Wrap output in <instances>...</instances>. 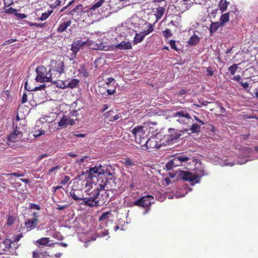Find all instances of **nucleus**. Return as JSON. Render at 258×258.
Returning <instances> with one entry per match:
<instances>
[{"mask_svg":"<svg viewBox=\"0 0 258 258\" xmlns=\"http://www.w3.org/2000/svg\"><path fill=\"white\" fill-rule=\"evenodd\" d=\"M98 182V185L90 184L89 186L81 184L82 188L85 189V191L89 196V197L83 199L81 204L91 207H97L109 201V191L110 189L108 185L109 179L104 178L101 182L100 180Z\"/></svg>","mask_w":258,"mask_h":258,"instance_id":"f257e3e1","label":"nucleus"},{"mask_svg":"<svg viewBox=\"0 0 258 258\" xmlns=\"http://www.w3.org/2000/svg\"><path fill=\"white\" fill-rule=\"evenodd\" d=\"M194 171V173H192L180 170L178 175L183 180L188 181L191 185H194L200 181L202 177L206 175L201 162H196Z\"/></svg>","mask_w":258,"mask_h":258,"instance_id":"f03ea898","label":"nucleus"},{"mask_svg":"<svg viewBox=\"0 0 258 258\" xmlns=\"http://www.w3.org/2000/svg\"><path fill=\"white\" fill-rule=\"evenodd\" d=\"M103 169H102L101 165H96L94 167H90L85 172H83L79 176L78 182L81 184L89 186L94 184L93 179L94 177H97L103 175Z\"/></svg>","mask_w":258,"mask_h":258,"instance_id":"7ed1b4c3","label":"nucleus"},{"mask_svg":"<svg viewBox=\"0 0 258 258\" xmlns=\"http://www.w3.org/2000/svg\"><path fill=\"white\" fill-rule=\"evenodd\" d=\"M22 132L18 130L17 126H16V128L13 132L10 134L6 139L3 140V144L6 143V145L11 147L22 146Z\"/></svg>","mask_w":258,"mask_h":258,"instance_id":"20e7f679","label":"nucleus"},{"mask_svg":"<svg viewBox=\"0 0 258 258\" xmlns=\"http://www.w3.org/2000/svg\"><path fill=\"white\" fill-rule=\"evenodd\" d=\"M49 71L52 76L54 82L57 81L64 71V65L63 61L52 60L49 65Z\"/></svg>","mask_w":258,"mask_h":258,"instance_id":"39448f33","label":"nucleus"},{"mask_svg":"<svg viewBox=\"0 0 258 258\" xmlns=\"http://www.w3.org/2000/svg\"><path fill=\"white\" fill-rule=\"evenodd\" d=\"M37 74L35 80L37 82H54L49 71L43 66H39L36 69Z\"/></svg>","mask_w":258,"mask_h":258,"instance_id":"423d86ee","label":"nucleus"},{"mask_svg":"<svg viewBox=\"0 0 258 258\" xmlns=\"http://www.w3.org/2000/svg\"><path fill=\"white\" fill-rule=\"evenodd\" d=\"M173 117L180 124L188 127L193 122V119L190 114L185 110L178 111L173 114Z\"/></svg>","mask_w":258,"mask_h":258,"instance_id":"0eeeda50","label":"nucleus"},{"mask_svg":"<svg viewBox=\"0 0 258 258\" xmlns=\"http://www.w3.org/2000/svg\"><path fill=\"white\" fill-rule=\"evenodd\" d=\"M188 131L187 128L182 130H177L170 128L168 129V134L165 136V140L168 145L172 144L174 141L179 139L185 132Z\"/></svg>","mask_w":258,"mask_h":258,"instance_id":"6e6552de","label":"nucleus"},{"mask_svg":"<svg viewBox=\"0 0 258 258\" xmlns=\"http://www.w3.org/2000/svg\"><path fill=\"white\" fill-rule=\"evenodd\" d=\"M154 197L152 196L147 195L146 196H143L136 201L133 204V206H137L143 207L144 209H147L151 206Z\"/></svg>","mask_w":258,"mask_h":258,"instance_id":"1a4fd4ad","label":"nucleus"},{"mask_svg":"<svg viewBox=\"0 0 258 258\" xmlns=\"http://www.w3.org/2000/svg\"><path fill=\"white\" fill-rule=\"evenodd\" d=\"M132 133L136 142L141 144V146L143 144V142L146 141L147 135L143 130V126H139L134 128L132 130Z\"/></svg>","mask_w":258,"mask_h":258,"instance_id":"9d476101","label":"nucleus"},{"mask_svg":"<svg viewBox=\"0 0 258 258\" xmlns=\"http://www.w3.org/2000/svg\"><path fill=\"white\" fill-rule=\"evenodd\" d=\"M142 147H145L146 150L149 152H152V149H159L161 147V144H159L157 141V138L152 137L143 142V144L141 145Z\"/></svg>","mask_w":258,"mask_h":258,"instance_id":"9b49d317","label":"nucleus"},{"mask_svg":"<svg viewBox=\"0 0 258 258\" xmlns=\"http://www.w3.org/2000/svg\"><path fill=\"white\" fill-rule=\"evenodd\" d=\"M154 30L153 26L151 24H148V29L141 32L139 33H136L134 38L133 42L136 44L141 42L144 39L145 36L151 33Z\"/></svg>","mask_w":258,"mask_h":258,"instance_id":"f8f14e48","label":"nucleus"},{"mask_svg":"<svg viewBox=\"0 0 258 258\" xmlns=\"http://www.w3.org/2000/svg\"><path fill=\"white\" fill-rule=\"evenodd\" d=\"M114 83L115 80L113 78H108L103 85H106L107 87L111 88L110 89H107L106 90L108 95H113L115 93L116 87L114 85Z\"/></svg>","mask_w":258,"mask_h":258,"instance_id":"ddd939ff","label":"nucleus"},{"mask_svg":"<svg viewBox=\"0 0 258 258\" xmlns=\"http://www.w3.org/2000/svg\"><path fill=\"white\" fill-rule=\"evenodd\" d=\"M86 43V41H83L81 39L75 41L72 44L71 50L73 52L76 53L79 51L81 47Z\"/></svg>","mask_w":258,"mask_h":258,"instance_id":"4468645a","label":"nucleus"},{"mask_svg":"<svg viewBox=\"0 0 258 258\" xmlns=\"http://www.w3.org/2000/svg\"><path fill=\"white\" fill-rule=\"evenodd\" d=\"M179 160H178L177 156L174 157L172 160L169 161L166 164V168L167 170H171L173 167L181 166Z\"/></svg>","mask_w":258,"mask_h":258,"instance_id":"2eb2a0df","label":"nucleus"},{"mask_svg":"<svg viewBox=\"0 0 258 258\" xmlns=\"http://www.w3.org/2000/svg\"><path fill=\"white\" fill-rule=\"evenodd\" d=\"M49 241L50 240L49 237H42L36 241V245L38 247H40V245L49 246L50 247L52 246L54 244L52 243L49 244Z\"/></svg>","mask_w":258,"mask_h":258,"instance_id":"dca6fc26","label":"nucleus"},{"mask_svg":"<svg viewBox=\"0 0 258 258\" xmlns=\"http://www.w3.org/2000/svg\"><path fill=\"white\" fill-rule=\"evenodd\" d=\"M70 196L75 201L82 200L85 198L81 192L75 189H72L70 192Z\"/></svg>","mask_w":258,"mask_h":258,"instance_id":"f3484780","label":"nucleus"},{"mask_svg":"<svg viewBox=\"0 0 258 258\" xmlns=\"http://www.w3.org/2000/svg\"><path fill=\"white\" fill-rule=\"evenodd\" d=\"M72 24V21L68 20L59 25L57 28V32L58 33H62L65 31L67 28L71 26Z\"/></svg>","mask_w":258,"mask_h":258,"instance_id":"a211bd4d","label":"nucleus"},{"mask_svg":"<svg viewBox=\"0 0 258 258\" xmlns=\"http://www.w3.org/2000/svg\"><path fill=\"white\" fill-rule=\"evenodd\" d=\"M102 169H103V175H108L109 176H112L113 175L114 173V169H113L112 167L110 165H101Z\"/></svg>","mask_w":258,"mask_h":258,"instance_id":"6ab92c4d","label":"nucleus"},{"mask_svg":"<svg viewBox=\"0 0 258 258\" xmlns=\"http://www.w3.org/2000/svg\"><path fill=\"white\" fill-rule=\"evenodd\" d=\"M132 44L131 42L125 41H122L120 43L115 46V48L120 50H128L132 49Z\"/></svg>","mask_w":258,"mask_h":258,"instance_id":"aec40b11","label":"nucleus"},{"mask_svg":"<svg viewBox=\"0 0 258 258\" xmlns=\"http://www.w3.org/2000/svg\"><path fill=\"white\" fill-rule=\"evenodd\" d=\"M113 113V111L110 110L105 113L104 114V116L105 118H107L109 121H114L121 117V116L120 114H117L113 116H111L112 115V113Z\"/></svg>","mask_w":258,"mask_h":258,"instance_id":"412c9836","label":"nucleus"},{"mask_svg":"<svg viewBox=\"0 0 258 258\" xmlns=\"http://www.w3.org/2000/svg\"><path fill=\"white\" fill-rule=\"evenodd\" d=\"M82 8L83 6L82 5H78L72 11H70L68 14L72 16L75 14H76L77 15H81V14L84 12Z\"/></svg>","mask_w":258,"mask_h":258,"instance_id":"4be33fe9","label":"nucleus"},{"mask_svg":"<svg viewBox=\"0 0 258 258\" xmlns=\"http://www.w3.org/2000/svg\"><path fill=\"white\" fill-rule=\"evenodd\" d=\"M120 162L124 166L128 168L135 165L134 162L128 158H123Z\"/></svg>","mask_w":258,"mask_h":258,"instance_id":"5701e85b","label":"nucleus"},{"mask_svg":"<svg viewBox=\"0 0 258 258\" xmlns=\"http://www.w3.org/2000/svg\"><path fill=\"white\" fill-rule=\"evenodd\" d=\"M48 255L47 251H34L32 253L33 258H46Z\"/></svg>","mask_w":258,"mask_h":258,"instance_id":"b1692460","label":"nucleus"},{"mask_svg":"<svg viewBox=\"0 0 258 258\" xmlns=\"http://www.w3.org/2000/svg\"><path fill=\"white\" fill-rule=\"evenodd\" d=\"M222 27V25L220 22H212L209 28L210 33L212 34L216 32L219 27Z\"/></svg>","mask_w":258,"mask_h":258,"instance_id":"393cba45","label":"nucleus"},{"mask_svg":"<svg viewBox=\"0 0 258 258\" xmlns=\"http://www.w3.org/2000/svg\"><path fill=\"white\" fill-rule=\"evenodd\" d=\"M165 9L164 7H158L156 9V13L155 14V16L156 21L159 20L164 14Z\"/></svg>","mask_w":258,"mask_h":258,"instance_id":"a878e982","label":"nucleus"},{"mask_svg":"<svg viewBox=\"0 0 258 258\" xmlns=\"http://www.w3.org/2000/svg\"><path fill=\"white\" fill-rule=\"evenodd\" d=\"M38 222L36 220L28 219L25 222V225L27 228H29L30 230L34 229L35 226L38 224Z\"/></svg>","mask_w":258,"mask_h":258,"instance_id":"bb28decb","label":"nucleus"},{"mask_svg":"<svg viewBox=\"0 0 258 258\" xmlns=\"http://www.w3.org/2000/svg\"><path fill=\"white\" fill-rule=\"evenodd\" d=\"M199 41L200 39L198 36L196 34H194L190 37L188 43L191 45H196L199 43Z\"/></svg>","mask_w":258,"mask_h":258,"instance_id":"cd10ccee","label":"nucleus"},{"mask_svg":"<svg viewBox=\"0 0 258 258\" xmlns=\"http://www.w3.org/2000/svg\"><path fill=\"white\" fill-rule=\"evenodd\" d=\"M181 17L180 15H177L176 16V18L175 20H171L170 22V24H171L173 26H175L176 27H179L181 26L180 23H181Z\"/></svg>","mask_w":258,"mask_h":258,"instance_id":"c85d7f7f","label":"nucleus"},{"mask_svg":"<svg viewBox=\"0 0 258 258\" xmlns=\"http://www.w3.org/2000/svg\"><path fill=\"white\" fill-rule=\"evenodd\" d=\"M45 87V85L43 84L38 87H35L34 88H28V82H26L25 84V89L29 91L41 90L44 89Z\"/></svg>","mask_w":258,"mask_h":258,"instance_id":"c756f323","label":"nucleus"},{"mask_svg":"<svg viewBox=\"0 0 258 258\" xmlns=\"http://www.w3.org/2000/svg\"><path fill=\"white\" fill-rule=\"evenodd\" d=\"M229 19V13H226L222 14L220 17V23L222 25V27L224 26L225 23L227 22Z\"/></svg>","mask_w":258,"mask_h":258,"instance_id":"7c9ffc66","label":"nucleus"},{"mask_svg":"<svg viewBox=\"0 0 258 258\" xmlns=\"http://www.w3.org/2000/svg\"><path fill=\"white\" fill-rule=\"evenodd\" d=\"M228 4H229V3L227 2L226 1H220L219 4V7L222 12H224L226 11Z\"/></svg>","mask_w":258,"mask_h":258,"instance_id":"2f4dec72","label":"nucleus"},{"mask_svg":"<svg viewBox=\"0 0 258 258\" xmlns=\"http://www.w3.org/2000/svg\"><path fill=\"white\" fill-rule=\"evenodd\" d=\"M189 128H187L188 131H191L192 133H198L200 131V126L197 124L194 123L192 125L189 126Z\"/></svg>","mask_w":258,"mask_h":258,"instance_id":"473e14b6","label":"nucleus"},{"mask_svg":"<svg viewBox=\"0 0 258 258\" xmlns=\"http://www.w3.org/2000/svg\"><path fill=\"white\" fill-rule=\"evenodd\" d=\"M79 81L78 79H74L69 81L67 86L70 88H74L79 84Z\"/></svg>","mask_w":258,"mask_h":258,"instance_id":"72a5a7b5","label":"nucleus"},{"mask_svg":"<svg viewBox=\"0 0 258 258\" xmlns=\"http://www.w3.org/2000/svg\"><path fill=\"white\" fill-rule=\"evenodd\" d=\"M53 11L52 10H48L47 12L43 13L40 18V20L41 21H44L46 20L50 15L52 13Z\"/></svg>","mask_w":258,"mask_h":258,"instance_id":"f704fd0d","label":"nucleus"},{"mask_svg":"<svg viewBox=\"0 0 258 258\" xmlns=\"http://www.w3.org/2000/svg\"><path fill=\"white\" fill-rule=\"evenodd\" d=\"M98 10L93 9V8L91 6L90 8H88L86 11H84L85 12H87L89 16H93V15H96L98 13Z\"/></svg>","mask_w":258,"mask_h":258,"instance_id":"c9c22d12","label":"nucleus"},{"mask_svg":"<svg viewBox=\"0 0 258 258\" xmlns=\"http://www.w3.org/2000/svg\"><path fill=\"white\" fill-rule=\"evenodd\" d=\"M69 124V118L65 116H63V117L61 119L58 123V125L60 126H64L66 124Z\"/></svg>","mask_w":258,"mask_h":258,"instance_id":"e433bc0d","label":"nucleus"},{"mask_svg":"<svg viewBox=\"0 0 258 258\" xmlns=\"http://www.w3.org/2000/svg\"><path fill=\"white\" fill-rule=\"evenodd\" d=\"M238 69V65L237 64H233L228 68V71L232 75H234L237 70Z\"/></svg>","mask_w":258,"mask_h":258,"instance_id":"4c0bfd02","label":"nucleus"},{"mask_svg":"<svg viewBox=\"0 0 258 258\" xmlns=\"http://www.w3.org/2000/svg\"><path fill=\"white\" fill-rule=\"evenodd\" d=\"M215 71V69L211 66L206 68L207 76H212L214 75V72Z\"/></svg>","mask_w":258,"mask_h":258,"instance_id":"58836bf2","label":"nucleus"},{"mask_svg":"<svg viewBox=\"0 0 258 258\" xmlns=\"http://www.w3.org/2000/svg\"><path fill=\"white\" fill-rule=\"evenodd\" d=\"M177 157L181 164L183 162H187L189 159V158L188 157H186L184 155H180L177 156Z\"/></svg>","mask_w":258,"mask_h":258,"instance_id":"ea45409f","label":"nucleus"},{"mask_svg":"<svg viewBox=\"0 0 258 258\" xmlns=\"http://www.w3.org/2000/svg\"><path fill=\"white\" fill-rule=\"evenodd\" d=\"M110 212H106L103 213L99 218V221H104L107 220L108 218V215H110Z\"/></svg>","mask_w":258,"mask_h":258,"instance_id":"a19ab883","label":"nucleus"},{"mask_svg":"<svg viewBox=\"0 0 258 258\" xmlns=\"http://www.w3.org/2000/svg\"><path fill=\"white\" fill-rule=\"evenodd\" d=\"M104 3V0H99L98 2H96L91 6L93 8V9L97 10V9L100 7Z\"/></svg>","mask_w":258,"mask_h":258,"instance_id":"79ce46f5","label":"nucleus"},{"mask_svg":"<svg viewBox=\"0 0 258 258\" xmlns=\"http://www.w3.org/2000/svg\"><path fill=\"white\" fill-rule=\"evenodd\" d=\"M70 177L65 175L62 179L60 181V184L63 185L67 184L70 180Z\"/></svg>","mask_w":258,"mask_h":258,"instance_id":"37998d69","label":"nucleus"},{"mask_svg":"<svg viewBox=\"0 0 258 258\" xmlns=\"http://www.w3.org/2000/svg\"><path fill=\"white\" fill-rule=\"evenodd\" d=\"M15 221V219L14 217L11 215L9 216L7 221V224L11 226L14 223Z\"/></svg>","mask_w":258,"mask_h":258,"instance_id":"c03bdc74","label":"nucleus"},{"mask_svg":"<svg viewBox=\"0 0 258 258\" xmlns=\"http://www.w3.org/2000/svg\"><path fill=\"white\" fill-rule=\"evenodd\" d=\"M163 35L166 38H169L172 36V33L170 29H167L163 31Z\"/></svg>","mask_w":258,"mask_h":258,"instance_id":"a18cd8bd","label":"nucleus"},{"mask_svg":"<svg viewBox=\"0 0 258 258\" xmlns=\"http://www.w3.org/2000/svg\"><path fill=\"white\" fill-rule=\"evenodd\" d=\"M5 13H7V14H14V15H15V13L17 11L16 10L12 8H8L7 9H6V8H5Z\"/></svg>","mask_w":258,"mask_h":258,"instance_id":"49530a36","label":"nucleus"},{"mask_svg":"<svg viewBox=\"0 0 258 258\" xmlns=\"http://www.w3.org/2000/svg\"><path fill=\"white\" fill-rule=\"evenodd\" d=\"M170 45L171 47V48L174 49L176 51L178 50L179 49L177 48L176 45V42L175 40H171L169 41Z\"/></svg>","mask_w":258,"mask_h":258,"instance_id":"de8ad7c7","label":"nucleus"},{"mask_svg":"<svg viewBox=\"0 0 258 258\" xmlns=\"http://www.w3.org/2000/svg\"><path fill=\"white\" fill-rule=\"evenodd\" d=\"M61 168V167L59 166V165H56V166H54L53 167L51 168V169H50L48 172H47V174H50L51 173H52L53 172L55 171V170H58L60 168Z\"/></svg>","mask_w":258,"mask_h":258,"instance_id":"09e8293b","label":"nucleus"},{"mask_svg":"<svg viewBox=\"0 0 258 258\" xmlns=\"http://www.w3.org/2000/svg\"><path fill=\"white\" fill-rule=\"evenodd\" d=\"M23 236V235L22 233L17 234L14 238V241L18 242Z\"/></svg>","mask_w":258,"mask_h":258,"instance_id":"8fccbe9b","label":"nucleus"},{"mask_svg":"<svg viewBox=\"0 0 258 258\" xmlns=\"http://www.w3.org/2000/svg\"><path fill=\"white\" fill-rule=\"evenodd\" d=\"M30 208L31 209H36L37 210H40L41 209L40 206L35 204H30Z\"/></svg>","mask_w":258,"mask_h":258,"instance_id":"3c124183","label":"nucleus"},{"mask_svg":"<svg viewBox=\"0 0 258 258\" xmlns=\"http://www.w3.org/2000/svg\"><path fill=\"white\" fill-rule=\"evenodd\" d=\"M15 16L20 19H24L27 17V15L25 14L18 13L17 12H16Z\"/></svg>","mask_w":258,"mask_h":258,"instance_id":"603ef678","label":"nucleus"},{"mask_svg":"<svg viewBox=\"0 0 258 258\" xmlns=\"http://www.w3.org/2000/svg\"><path fill=\"white\" fill-rule=\"evenodd\" d=\"M241 86L243 87V88L245 89H247V88L249 86V84L247 82H243L242 81H241L239 83Z\"/></svg>","mask_w":258,"mask_h":258,"instance_id":"864d4df0","label":"nucleus"},{"mask_svg":"<svg viewBox=\"0 0 258 258\" xmlns=\"http://www.w3.org/2000/svg\"><path fill=\"white\" fill-rule=\"evenodd\" d=\"M5 175H6V176H10V175H13L15 177H20V176H22V175L19 173H17V172H14V173H12L11 174H7V173H5L4 174Z\"/></svg>","mask_w":258,"mask_h":258,"instance_id":"5fc2aeb1","label":"nucleus"},{"mask_svg":"<svg viewBox=\"0 0 258 258\" xmlns=\"http://www.w3.org/2000/svg\"><path fill=\"white\" fill-rule=\"evenodd\" d=\"M32 216H33V220H36L37 221V222L38 223L39 222V220H38V217H39V214H38V213L37 212H34L32 214Z\"/></svg>","mask_w":258,"mask_h":258,"instance_id":"6e6d98bb","label":"nucleus"},{"mask_svg":"<svg viewBox=\"0 0 258 258\" xmlns=\"http://www.w3.org/2000/svg\"><path fill=\"white\" fill-rule=\"evenodd\" d=\"M218 105L220 109V112L221 113H224L226 112V109L222 106L221 104L220 103H218Z\"/></svg>","mask_w":258,"mask_h":258,"instance_id":"4d7b16f0","label":"nucleus"},{"mask_svg":"<svg viewBox=\"0 0 258 258\" xmlns=\"http://www.w3.org/2000/svg\"><path fill=\"white\" fill-rule=\"evenodd\" d=\"M27 101V95L26 93H24L22 97V103H24Z\"/></svg>","mask_w":258,"mask_h":258,"instance_id":"13d9d810","label":"nucleus"},{"mask_svg":"<svg viewBox=\"0 0 258 258\" xmlns=\"http://www.w3.org/2000/svg\"><path fill=\"white\" fill-rule=\"evenodd\" d=\"M61 3V1L60 0H56L52 5L51 7L56 8L57 6H59Z\"/></svg>","mask_w":258,"mask_h":258,"instance_id":"bf43d9fd","label":"nucleus"},{"mask_svg":"<svg viewBox=\"0 0 258 258\" xmlns=\"http://www.w3.org/2000/svg\"><path fill=\"white\" fill-rule=\"evenodd\" d=\"M67 206L68 205H67L63 206L58 205L56 207V209L60 211L63 210L67 207Z\"/></svg>","mask_w":258,"mask_h":258,"instance_id":"052dcab7","label":"nucleus"},{"mask_svg":"<svg viewBox=\"0 0 258 258\" xmlns=\"http://www.w3.org/2000/svg\"><path fill=\"white\" fill-rule=\"evenodd\" d=\"M16 41H17V40L16 39H9V40H8L6 41L5 42L4 44L5 45H7V44L13 43V42H15Z\"/></svg>","mask_w":258,"mask_h":258,"instance_id":"680f3d73","label":"nucleus"},{"mask_svg":"<svg viewBox=\"0 0 258 258\" xmlns=\"http://www.w3.org/2000/svg\"><path fill=\"white\" fill-rule=\"evenodd\" d=\"M233 80L237 81L239 83L241 81V77L239 75H236L233 77Z\"/></svg>","mask_w":258,"mask_h":258,"instance_id":"e2e57ef3","label":"nucleus"},{"mask_svg":"<svg viewBox=\"0 0 258 258\" xmlns=\"http://www.w3.org/2000/svg\"><path fill=\"white\" fill-rule=\"evenodd\" d=\"M10 0H7V1H5V8H6V7L7 8L9 7L10 5H11L13 3L12 1L11 2H8Z\"/></svg>","mask_w":258,"mask_h":258,"instance_id":"0e129e2a","label":"nucleus"},{"mask_svg":"<svg viewBox=\"0 0 258 258\" xmlns=\"http://www.w3.org/2000/svg\"><path fill=\"white\" fill-rule=\"evenodd\" d=\"M47 156H48V154H41V155H40L38 157V160H41L42 159H43V158L46 157H47Z\"/></svg>","mask_w":258,"mask_h":258,"instance_id":"69168bd1","label":"nucleus"},{"mask_svg":"<svg viewBox=\"0 0 258 258\" xmlns=\"http://www.w3.org/2000/svg\"><path fill=\"white\" fill-rule=\"evenodd\" d=\"M62 188V186L57 185L56 186L53 187V192H55L57 189Z\"/></svg>","mask_w":258,"mask_h":258,"instance_id":"338daca9","label":"nucleus"},{"mask_svg":"<svg viewBox=\"0 0 258 258\" xmlns=\"http://www.w3.org/2000/svg\"><path fill=\"white\" fill-rule=\"evenodd\" d=\"M108 108V106L107 104H104L102 107V112L105 111Z\"/></svg>","mask_w":258,"mask_h":258,"instance_id":"774afa93","label":"nucleus"}]
</instances>
